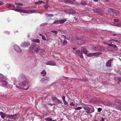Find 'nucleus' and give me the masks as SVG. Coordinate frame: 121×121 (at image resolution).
Returning a JSON list of instances; mask_svg holds the SVG:
<instances>
[{
  "mask_svg": "<svg viewBox=\"0 0 121 121\" xmlns=\"http://www.w3.org/2000/svg\"><path fill=\"white\" fill-rule=\"evenodd\" d=\"M83 108L86 110L85 112L87 113H91L94 112L95 109L94 107H88L84 106Z\"/></svg>",
  "mask_w": 121,
  "mask_h": 121,
  "instance_id": "1",
  "label": "nucleus"
},
{
  "mask_svg": "<svg viewBox=\"0 0 121 121\" xmlns=\"http://www.w3.org/2000/svg\"><path fill=\"white\" fill-rule=\"evenodd\" d=\"M115 102L113 103V104H121V100L119 99H115ZM115 108L116 109L121 111V105L117 106Z\"/></svg>",
  "mask_w": 121,
  "mask_h": 121,
  "instance_id": "2",
  "label": "nucleus"
},
{
  "mask_svg": "<svg viewBox=\"0 0 121 121\" xmlns=\"http://www.w3.org/2000/svg\"><path fill=\"white\" fill-rule=\"evenodd\" d=\"M28 82L26 81H24L22 82H21L19 85V86H16V87L20 89H22L24 87L28 84Z\"/></svg>",
  "mask_w": 121,
  "mask_h": 121,
  "instance_id": "3",
  "label": "nucleus"
},
{
  "mask_svg": "<svg viewBox=\"0 0 121 121\" xmlns=\"http://www.w3.org/2000/svg\"><path fill=\"white\" fill-rule=\"evenodd\" d=\"M50 79L48 77H45L42 78L40 82L42 83H47L50 80Z\"/></svg>",
  "mask_w": 121,
  "mask_h": 121,
  "instance_id": "4",
  "label": "nucleus"
},
{
  "mask_svg": "<svg viewBox=\"0 0 121 121\" xmlns=\"http://www.w3.org/2000/svg\"><path fill=\"white\" fill-rule=\"evenodd\" d=\"M103 47L100 46H97L94 48H93L92 49L93 50H95L96 51H101L103 50L102 48Z\"/></svg>",
  "mask_w": 121,
  "mask_h": 121,
  "instance_id": "5",
  "label": "nucleus"
},
{
  "mask_svg": "<svg viewBox=\"0 0 121 121\" xmlns=\"http://www.w3.org/2000/svg\"><path fill=\"white\" fill-rule=\"evenodd\" d=\"M44 50L43 49H40L39 48H37L36 49V52L38 53L39 55H41L42 54L44 53Z\"/></svg>",
  "mask_w": 121,
  "mask_h": 121,
  "instance_id": "6",
  "label": "nucleus"
},
{
  "mask_svg": "<svg viewBox=\"0 0 121 121\" xmlns=\"http://www.w3.org/2000/svg\"><path fill=\"white\" fill-rule=\"evenodd\" d=\"M14 48L15 50L17 52L21 53L22 52V50L17 45H16L14 46Z\"/></svg>",
  "mask_w": 121,
  "mask_h": 121,
  "instance_id": "7",
  "label": "nucleus"
},
{
  "mask_svg": "<svg viewBox=\"0 0 121 121\" xmlns=\"http://www.w3.org/2000/svg\"><path fill=\"white\" fill-rule=\"evenodd\" d=\"M46 64L47 65H56V63L53 61H48L46 63Z\"/></svg>",
  "mask_w": 121,
  "mask_h": 121,
  "instance_id": "8",
  "label": "nucleus"
},
{
  "mask_svg": "<svg viewBox=\"0 0 121 121\" xmlns=\"http://www.w3.org/2000/svg\"><path fill=\"white\" fill-rule=\"evenodd\" d=\"M93 11L95 13L101 15H102V13L101 11L99 9H93Z\"/></svg>",
  "mask_w": 121,
  "mask_h": 121,
  "instance_id": "9",
  "label": "nucleus"
},
{
  "mask_svg": "<svg viewBox=\"0 0 121 121\" xmlns=\"http://www.w3.org/2000/svg\"><path fill=\"white\" fill-rule=\"evenodd\" d=\"M115 13V10L113 9H110L108 11V15L112 16L115 17L114 13Z\"/></svg>",
  "mask_w": 121,
  "mask_h": 121,
  "instance_id": "10",
  "label": "nucleus"
},
{
  "mask_svg": "<svg viewBox=\"0 0 121 121\" xmlns=\"http://www.w3.org/2000/svg\"><path fill=\"white\" fill-rule=\"evenodd\" d=\"M30 45V43L28 42H24L21 44V46L22 47H27Z\"/></svg>",
  "mask_w": 121,
  "mask_h": 121,
  "instance_id": "11",
  "label": "nucleus"
},
{
  "mask_svg": "<svg viewBox=\"0 0 121 121\" xmlns=\"http://www.w3.org/2000/svg\"><path fill=\"white\" fill-rule=\"evenodd\" d=\"M100 100L98 98H93L91 99V101L93 103H96L98 102H100Z\"/></svg>",
  "mask_w": 121,
  "mask_h": 121,
  "instance_id": "12",
  "label": "nucleus"
},
{
  "mask_svg": "<svg viewBox=\"0 0 121 121\" xmlns=\"http://www.w3.org/2000/svg\"><path fill=\"white\" fill-rule=\"evenodd\" d=\"M99 103H101L103 104L106 105L108 106H110L111 105V104L110 103L107 101H102L100 100V102H99Z\"/></svg>",
  "mask_w": 121,
  "mask_h": 121,
  "instance_id": "13",
  "label": "nucleus"
},
{
  "mask_svg": "<svg viewBox=\"0 0 121 121\" xmlns=\"http://www.w3.org/2000/svg\"><path fill=\"white\" fill-rule=\"evenodd\" d=\"M0 82L2 83V84L4 86H6L8 84V82L4 79H1Z\"/></svg>",
  "mask_w": 121,
  "mask_h": 121,
  "instance_id": "14",
  "label": "nucleus"
},
{
  "mask_svg": "<svg viewBox=\"0 0 121 121\" xmlns=\"http://www.w3.org/2000/svg\"><path fill=\"white\" fill-rule=\"evenodd\" d=\"M37 48L35 46H33L30 49V53H32L35 52H36V49Z\"/></svg>",
  "mask_w": 121,
  "mask_h": 121,
  "instance_id": "15",
  "label": "nucleus"
},
{
  "mask_svg": "<svg viewBox=\"0 0 121 121\" xmlns=\"http://www.w3.org/2000/svg\"><path fill=\"white\" fill-rule=\"evenodd\" d=\"M81 50L83 53L86 54L88 53V51L87 49L85 47H83L81 48Z\"/></svg>",
  "mask_w": 121,
  "mask_h": 121,
  "instance_id": "16",
  "label": "nucleus"
},
{
  "mask_svg": "<svg viewBox=\"0 0 121 121\" xmlns=\"http://www.w3.org/2000/svg\"><path fill=\"white\" fill-rule=\"evenodd\" d=\"M113 60H109L106 63V65L107 66L110 67L111 66V61Z\"/></svg>",
  "mask_w": 121,
  "mask_h": 121,
  "instance_id": "17",
  "label": "nucleus"
},
{
  "mask_svg": "<svg viewBox=\"0 0 121 121\" xmlns=\"http://www.w3.org/2000/svg\"><path fill=\"white\" fill-rule=\"evenodd\" d=\"M65 2L66 4H73L74 3L72 0H66L65 1Z\"/></svg>",
  "mask_w": 121,
  "mask_h": 121,
  "instance_id": "18",
  "label": "nucleus"
},
{
  "mask_svg": "<svg viewBox=\"0 0 121 121\" xmlns=\"http://www.w3.org/2000/svg\"><path fill=\"white\" fill-rule=\"evenodd\" d=\"M80 4L82 5H85L87 4V3L86 1L82 0Z\"/></svg>",
  "mask_w": 121,
  "mask_h": 121,
  "instance_id": "19",
  "label": "nucleus"
},
{
  "mask_svg": "<svg viewBox=\"0 0 121 121\" xmlns=\"http://www.w3.org/2000/svg\"><path fill=\"white\" fill-rule=\"evenodd\" d=\"M8 115L7 114L2 112V113L1 114V117L2 118L4 119L5 117H7Z\"/></svg>",
  "mask_w": 121,
  "mask_h": 121,
  "instance_id": "20",
  "label": "nucleus"
},
{
  "mask_svg": "<svg viewBox=\"0 0 121 121\" xmlns=\"http://www.w3.org/2000/svg\"><path fill=\"white\" fill-rule=\"evenodd\" d=\"M19 12L26 13H28V11H27L23 9H20Z\"/></svg>",
  "mask_w": 121,
  "mask_h": 121,
  "instance_id": "21",
  "label": "nucleus"
},
{
  "mask_svg": "<svg viewBox=\"0 0 121 121\" xmlns=\"http://www.w3.org/2000/svg\"><path fill=\"white\" fill-rule=\"evenodd\" d=\"M9 118L12 119H15L14 115H8V116L6 118L8 119Z\"/></svg>",
  "mask_w": 121,
  "mask_h": 121,
  "instance_id": "22",
  "label": "nucleus"
},
{
  "mask_svg": "<svg viewBox=\"0 0 121 121\" xmlns=\"http://www.w3.org/2000/svg\"><path fill=\"white\" fill-rule=\"evenodd\" d=\"M28 13H35L37 12V10L33 9L28 11Z\"/></svg>",
  "mask_w": 121,
  "mask_h": 121,
  "instance_id": "23",
  "label": "nucleus"
},
{
  "mask_svg": "<svg viewBox=\"0 0 121 121\" xmlns=\"http://www.w3.org/2000/svg\"><path fill=\"white\" fill-rule=\"evenodd\" d=\"M14 117L15 119H18L20 117V116L18 114H15L14 115Z\"/></svg>",
  "mask_w": 121,
  "mask_h": 121,
  "instance_id": "24",
  "label": "nucleus"
},
{
  "mask_svg": "<svg viewBox=\"0 0 121 121\" xmlns=\"http://www.w3.org/2000/svg\"><path fill=\"white\" fill-rule=\"evenodd\" d=\"M115 13H116V14H114L115 17L116 16H118L120 14V12L116 10H115Z\"/></svg>",
  "mask_w": 121,
  "mask_h": 121,
  "instance_id": "25",
  "label": "nucleus"
},
{
  "mask_svg": "<svg viewBox=\"0 0 121 121\" xmlns=\"http://www.w3.org/2000/svg\"><path fill=\"white\" fill-rule=\"evenodd\" d=\"M43 3V2L42 1L39 0L38 1L36 2L35 3V4L39 5L42 4Z\"/></svg>",
  "mask_w": 121,
  "mask_h": 121,
  "instance_id": "26",
  "label": "nucleus"
},
{
  "mask_svg": "<svg viewBox=\"0 0 121 121\" xmlns=\"http://www.w3.org/2000/svg\"><path fill=\"white\" fill-rule=\"evenodd\" d=\"M41 73L42 74H43V77L45 76L46 74V73L44 70L42 71L41 72Z\"/></svg>",
  "mask_w": 121,
  "mask_h": 121,
  "instance_id": "27",
  "label": "nucleus"
},
{
  "mask_svg": "<svg viewBox=\"0 0 121 121\" xmlns=\"http://www.w3.org/2000/svg\"><path fill=\"white\" fill-rule=\"evenodd\" d=\"M102 53L101 52H96L95 53H93L94 56H99V55L101 54Z\"/></svg>",
  "mask_w": 121,
  "mask_h": 121,
  "instance_id": "28",
  "label": "nucleus"
},
{
  "mask_svg": "<svg viewBox=\"0 0 121 121\" xmlns=\"http://www.w3.org/2000/svg\"><path fill=\"white\" fill-rule=\"evenodd\" d=\"M0 78L2 79L6 80V77L4 76L2 74L0 73Z\"/></svg>",
  "mask_w": 121,
  "mask_h": 121,
  "instance_id": "29",
  "label": "nucleus"
},
{
  "mask_svg": "<svg viewBox=\"0 0 121 121\" xmlns=\"http://www.w3.org/2000/svg\"><path fill=\"white\" fill-rule=\"evenodd\" d=\"M66 20L65 19H63L62 20L59 21V23L60 24L64 23L65 22Z\"/></svg>",
  "mask_w": 121,
  "mask_h": 121,
  "instance_id": "30",
  "label": "nucleus"
},
{
  "mask_svg": "<svg viewBox=\"0 0 121 121\" xmlns=\"http://www.w3.org/2000/svg\"><path fill=\"white\" fill-rule=\"evenodd\" d=\"M69 13L71 14H74L75 13V12L73 10L71 9H69Z\"/></svg>",
  "mask_w": 121,
  "mask_h": 121,
  "instance_id": "31",
  "label": "nucleus"
},
{
  "mask_svg": "<svg viewBox=\"0 0 121 121\" xmlns=\"http://www.w3.org/2000/svg\"><path fill=\"white\" fill-rule=\"evenodd\" d=\"M79 80H80L84 82H86L87 81H88V80L87 78H84L82 79H79Z\"/></svg>",
  "mask_w": 121,
  "mask_h": 121,
  "instance_id": "32",
  "label": "nucleus"
},
{
  "mask_svg": "<svg viewBox=\"0 0 121 121\" xmlns=\"http://www.w3.org/2000/svg\"><path fill=\"white\" fill-rule=\"evenodd\" d=\"M45 16L47 17H52L53 16V15L52 14H49L48 13H46Z\"/></svg>",
  "mask_w": 121,
  "mask_h": 121,
  "instance_id": "33",
  "label": "nucleus"
},
{
  "mask_svg": "<svg viewBox=\"0 0 121 121\" xmlns=\"http://www.w3.org/2000/svg\"><path fill=\"white\" fill-rule=\"evenodd\" d=\"M33 41L34 42L36 43H39L40 42V40L38 39H33Z\"/></svg>",
  "mask_w": 121,
  "mask_h": 121,
  "instance_id": "34",
  "label": "nucleus"
},
{
  "mask_svg": "<svg viewBox=\"0 0 121 121\" xmlns=\"http://www.w3.org/2000/svg\"><path fill=\"white\" fill-rule=\"evenodd\" d=\"M87 56L89 57H91L93 56H94L93 53H89L87 55Z\"/></svg>",
  "mask_w": 121,
  "mask_h": 121,
  "instance_id": "35",
  "label": "nucleus"
},
{
  "mask_svg": "<svg viewBox=\"0 0 121 121\" xmlns=\"http://www.w3.org/2000/svg\"><path fill=\"white\" fill-rule=\"evenodd\" d=\"M48 24V23L47 22H45L44 23H42L40 25V26H42L47 25Z\"/></svg>",
  "mask_w": 121,
  "mask_h": 121,
  "instance_id": "36",
  "label": "nucleus"
},
{
  "mask_svg": "<svg viewBox=\"0 0 121 121\" xmlns=\"http://www.w3.org/2000/svg\"><path fill=\"white\" fill-rule=\"evenodd\" d=\"M79 55L80 57L81 58H83V56L82 55V52H80L79 54Z\"/></svg>",
  "mask_w": 121,
  "mask_h": 121,
  "instance_id": "37",
  "label": "nucleus"
},
{
  "mask_svg": "<svg viewBox=\"0 0 121 121\" xmlns=\"http://www.w3.org/2000/svg\"><path fill=\"white\" fill-rule=\"evenodd\" d=\"M45 119L46 120L48 121H51L52 120V119L51 118H45Z\"/></svg>",
  "mask_w": 121,
  "mask_h": 121,
  "instance_id": "38",
  "label": "nucleus"
},
{
  "mask_svg": "<svg viewBox=\"0 0 121 121\" xmlns=\"http://www.w3.org/2000/svg\"><path fill=\"white\" fill-rule=\"evenodd\" d=\"M67 41L66 40H65L63 42V45L65 46V45L67 43Z\"/></svg>",
  "mask_w": 121,
  "mask_h": 121,
  "instance_id": "39",
  "label": "nucleus"
},
{
  "mask_svg": "<svg viewBox=\"0 0 121 121\" xmlns=\"http://www.w3.org/2000/svg\"><path fill=\"white\" fill-rule=\"evenodd\" d=\"M15 4L16 5H19L23 6V4L21 3H16Z\"/></svg>",
  "mask_w": 121,
  "mask_h": 121,
  "instance_id": "40",
  "label": "nucleus"
},
{
  "mask_svg": "<svg viewBox=\"0 0 121 121\" xmlns=\"http://www.w3.org/2000/svg\"><path fill=\"white\" fill-rule=\"evenodd\" d=\"M82 109V107H79L77 108H75V109L76 110H79Z\"/></svg>",
  "mask_w": 121,
  "mask_h": 121,
  "instance_id": "41",
  "label": "nucleus"
},
{
  "mask_svg": "<svg viewBox=\"0 0 121 121\" xmlns=\"http://www.w3.org/2000/svg\"><path fill=\"white\" fill-rule=\"evenodd\" d=\"M51 32L54 33L56 35L57 33V32L56 30H52Z\"/></svg>",
  "mask_w": 121,
  "mask_h": 121,
  "instance_id": "42",
  "label": "nucleus"
},
{
  "mask_svg": "<svg viewBox=\"0 0 121 121\" xmlns=\"http://www.w3.org/2000/svg\"><path fill=\"white\" fill-rule=\"evenodd\" d=\"M69 9H66L64 11L67 13H69Z\"/></svg>",
  "mask_w": 121,
  "mask_h": 121,
  "instance_id": "43",
  "label": "nucleus"
},
{
  "mask_svg": "<svg viewBox=\"0 0 121 121\" xmlns=\"http://www.w3.org/2000/svg\"><path fill=\"white\" fill-rule=\"evenodd\" d=\"M49 6L48 5L46 4L44 5V7L45 8V9H47L49 7Z\"/></svg>",
  "mask_w": 121,
  "mask_h": 121,
  "instance_id": "44",
  "label": "nucleus"
},
{
  "mask_svg": "<svg viewBox=\"0 0 121 121\" xmlns=\"http://www.w3.org/2000/svg\"><path fill=\"white\" fill-rule=\"evenodd\" d=\"M102 110V109L101 108H99L97 110V112H100Z\"/></svg>",
  "mask_w": 121,
  "mask_h": 121,
  "instance_id": "45",
  "label": "nucleus"
},
{
  "mask_svg": "<svg viewBox=\"0 0 121 121\" xmlns=\"http://www.w3.org/2000/svg\"><path fill=\"white\" fill-rule=\"evenodd\" d=\"M13 10H15L16 11H18L19 12L20 9H13Z\"/></svg>",
  "mask_w": 121,
  "mask_h": 121,
  "instance_id": "46",
  "label": "nucleus"
},
{
  "mask_svg": "<svg viewBox=\"0 0 121 121\" xmlns=\"http://www.w3.org/2000/svg\"><path fill=\"white\" fill-rule=\"evenodd\" d=\"M42 39L44 40H46V39L44 35L42 36Z\"/></svg>",
  "mask_w": 121,
  "mask_h": 121,
  "instance_id": "47",
  "label": "nucleus"
},
{
  "mask_svg": "<svg viewBox=\"0 0 121 121\" xmlns=\"http://www.w3.org/2000/svg\"><path fill=\"white\" fill-rule=\"evenodd\" d=\"M58 22H59V20H56L54 21V22L53 23V24H56Z\"/></svg>",
  "mask_w": 121,
  "mask_h": 121,
  "instance_id": "48",
  "label": "nucleus"
},
{
  "mask_svg": "<svg viewBox=\"0 0 121 121\" xmlns=\"http://www.w3.org/2000/svg\"><path fill=\"white\" fill-rule=\"evenodd\" d=\"M112 42H111L110 43L107 44H108V45H109V46H112V47H113V46L114 44H112Z\"/></svg>",
  "mask_w": 121,
  "mask_h": 121,
  "instance_id": "49",
  "label": "nucleus"
},
{
  "mask_svg": "<svg viewBox=\"0 0 121 121\" xmlns=\"http://www.w3.org/2000/svg\"><path fill=\"white\" fill-rule=\"evenodd\" d=\"M62 99L64 101H65V96H63L62 97Z\"/></svg>",
  "mask_w": 121,
  "mask_h": 121,
  "instance_id": "50",
  "label": "nucleus"
},
{
  "mask_svg": "<svg viewBox=\"0 0 121 121\" xmlns=\"http://www.w3.org/2000/svg\"><path fill=\"white\" fill-rule=\"evenodd\" d=\"M57 101H58L57 103H58V104H60L62 103V102L58 99V100H57Z\"/></svg>",
  "mask_w": 121,
  "mask_h": 121,
  "instance_id": "51",
  "label": "nucleus"
},
{
  "mask_svg": "<svg viewBox=\"0 0 121 121\" xmlns=\"http://www.w3.org/2000/svg\"><path fill=\"white\" fill-rule=\"evenodd\" d=\"M116 78L119 81L121 82V78L120 77H117Z\"/></svg>",
  "mask_w": 121,
  "mask_h": 121,
  "instance_id": "52",
  "label": "nucleus"
},
{
  "mask_svg": "<svg viewBox=\"0 0 121 121\" xmlns=\"http://www.w3.org/2000/svg\"><path fill=\"white\" fill-rule=\"evenodd\" d=\"M57 98H56V97H54V98H52V100L54 102V101H55L56 99Z\"/></svg>",
  "mask_w": 121,
  "mask_h": 121,
  "instance_id": "53",
  "label": "nucleus"
},
{
  "mask_svg": "<svg viewBox=\"0 0 121 121\" xmlns=\"http://www.w3.org/2000/svg\"><path fill=\"white\" fill-rule=\"evenodd\" d=\"M70 105L72 106H74L75 105V104H73V102H71Z\"/></svg>",
  "mask_w": 121,
  "mask_h": 121,
  "instance_id": "54",
  "label": "nucleus"
},
{
  "mask_svg": "<svg viewBox=\"0 0 121 121\" xmlns=\"http://www.w3.org/2000/svg\"><path fill=\"white\" fill-rule=\"evenodd\" d=\"M64 104H65L67 105L68 104V103L67 102V101H66L65 100V101H64Z\"/></svg>",
  "mask_w": 121,
  "mask_h": 121,
  "instance_id": "55",
  "label": "nucleus"
},
{
  "mask_svg": "<svg viewBox=\"0 0 121 121\" xmlns=\"http://www.w3.org/2000/svg\"><path fill=\"white\" fill-rule=\"evenodd\" d=\"M3 4V2L2 1H0V6L2 5Z\"/></svg>",
  "mask_w": 121,
  "mask_h": 121,
  "instance_id": "56",
  "label": "nucleus"
},
{
  "mask_svg": "<svg viewBox=\"0 0 121 121\" xmlns=\"http://www.w3.org/2000/svg\"><path fill=\"white\" fill-rule=\"evenodd\" d=\"M48 104L50 105L51 106H52L53 105H55V104H52L51 103H49Z\"/></svg>",
  "mask_w": 121,
  "mask_h": 121,
  "instance_id": "57",
  "label": "nucleus"
},
{
  "mask_svg": "<svg viewBox=\"0 0 121 121\" xmlns=\"http://www.w3.org/2000/svg\"><path fill=\"white\" fill-rule=\"evenodd\" d=\"M104 118H102L100 121H104Z\"/></svg>",
  "mask_w": 121,
  "mask_h": 121,
  "instance_id": "58",
  "label": "nucleus"
},
{
  "mask_svg": "<svg viewBox=\"0 0 121 121\" xmlns=\"http://www.w3.org/2000/svg\"><path fill=\"white\" fill-rule=\"evenodd\" d=\"M58 100V99H57V98H56V100L55 101H54V102L55 103H57V101H57V100Z\"/></svg>",
  "mask_w": 121,
  "mask_h": 121,
  "instance_id": "59",
  "label": "nucleus"
},
{
  "mask_svg": "<svg viewBox=\"0 0 121 121\" xmlns=\"http://www.w3.org/2000/svg\"><path fill=\"white\" fill-rule=\"evenodd\" d=\"M114 41L116 42H117V43H120V42H119V41L118 40H116L114 39Z\"/></svg>",
  "mask_w": 121,
  "mask_h": 121,
  "instance_id": "60",
  "label": "nucleus"
},
{
  "mask_svg": "<svg viewBox=\"0 0 121 121\" xmlns=\"http://www.w3.org/2000/svg\"><path fill=\"white\" fill-rule=\"evenodd\" d=\"M118 20L117 19H115L114 20V21L115 22H118Z\"/></svg>",
  "mask_w": 121,
  "mask_h": 121,
  "instance_id": "61",
  "label": "nucleus"
},
{
  "mask_svg": "<svg viewBox=\"0 0 121 121\" xmlns=\"http://www.w3.org/2000/svg\"><path fill=\"white\" fill-rule=\"evenodd\" d=\"M76 51L77 53H78L79 54L80 52V51L78 50H77Z\"/></svg>",
  "mask_w": 121,
  "mask_h": 121,
  "instance_id": "62",
  "label": "nucleus"
},
{
  "mask_svg": "<svg viewBox=\"0 0 121 121\" xmlns=\"http://www.w3.org/2000/svg\"><path fill=\"white\" fill-rule=\"evenodd\" d=\"M113 48H115H115H117V46L116 45H114L113 46Z\"/></svg>",
  "mask_w": 121,
  "mask_h": 121,
  "instance_id": "63",
  "label": "nucleus"
},
{
  "mask_svg": "<svg viewBox=\"0 0 121 121\" xmlns=\"http://www.w3.org/2000/svg\"><path fill=\"white\" fill-rule=\"evenodd\" d=\"M62 37L64 39H65L66 38V37L65 36L62 35Z\"/></svg>",
  "mask_w": 121,
  "mask_h": 121,
  "instance_id": "64",
  "label": "nucleus"
}]
</instances>
